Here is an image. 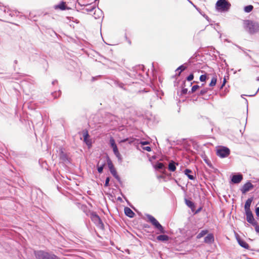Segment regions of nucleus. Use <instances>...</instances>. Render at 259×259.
<instances>
[{
    "mask_svg": "<svg viewBox=\"0 0 259 259\" xmlns=\"http://www.w3.org/2000/svg\"><path fill=\"white\" fill-rule=\"evenodd\" d=\"M200 211H192V215H195L196 214H197Z\"/></svg>",
    "mask_w": 259,
    "mask_h": 259,
    "instance_id": "40",
    "label": "nucleus"
},
{
    "mask_svg": "<svg viewBox=\"0 0 259 259\" xmlns=\"http://www.w3.org/2000/svg\"><path fill=\"white\" fill-rule=\"evenodd\" d=\"M103 170V166H101L98 167V171L99 173L102 172Z\"/></svg>",
    "mask_w": 259,
    "mask_h": 259,
    "instance_id": "32",
    "label": "nucleus"
},
{
    "mask_svg": "<svg viewBox=\"0 0 259 259\" xmlns=\"http://www.w3.org/2000/svg\"><path fill=\"white\" fill-rule=\"evenodd\" d=\"M255 212L256 215L257 217V219L259 218V211H254Z\"/></svg>",
    "mask_w": 259,
    "mask_h": 259,
    "instance_id": "39",
    "label": "nucleus"
},
{
    "mask_svg": "<svg viewBox=\"0 0 259 259\" xmlns=\"http://www.w3.org/2000/svg\"><path fill=\"white\" fill-rule=\"evenodd\" d=\"M194 78V76H193V74H191L190 75H189L187 79L188 81H191L192 80H193Z\"/></svg>",
    "mask_w": 259,
    "mask_h": 259,
    "instance_id": "31",
    "label": "nucleus"
},
{
    "mask_svg": "<svg viewBox=\"0 0 259 259\" xmlns=\"http://www.w3.org/2000/svg\"><path fill=\"white\" fill-rule=\"evenodd\" d=\"M110 145H111L112 148L114 146L116 145L115 144V141H114V140L113 139V138H110Z\"/></svg>",
    "mask_w": 259,
    "mask_h": 259,
    "instance_id": "25",
    "label": "nucleus"
},
{
    "mask_svg": "<svg viewBox=\"0 0 259 259\" xmlns=\"http://www.w3.org/2000/svg\"><path fill=\"white\" fill-rule=\"evenodd\" d=\"M145 232H146L147 233H149V239L151 240H153L154 241H156V236L155 234L152 233V232L148 230H145Z\"/></svg>",
    "mask_w": 259,
    "mask_h": 259,
    "instance_id": "14",
    "label": "nucleus"
},
{
    "mask_svg": "<svg viewBox=\"0 0 259 259\" xmlns=\"http://www.w3.org/2000/svg\"><path fill=\"white\" fill-rule=\"evenodd\" d=\"M256 251H257V252H259V249H257V250H256Z\"/></svg>",
    "mask_w": 259,
    "mask_h": 259,
    "instance_id": "48",
    "label": "nucleus"
},
{
    "mask_svg": "<svg viewBox=\"0 0 259 259\" xmlns=\"http://www.w3.org/2000/svg\"><path fill=\"white\" fill-rule=\"evenodd\" d=\"M186 205L189 206L191 209L194 208V203L190 200L186 199L185 200Z\"/></svg>",
    "mask_w": 259,
    "mask_h": 259,
    "instance_id": "21",
    "label": "nucleus"
},
{
    "mask_svg": "<svg viewBox=\"0 0 259 259\" xmlns=\"http://www.w3.org/2000/svg\"><path fill=\"white\" fill-rule=\"evenodd\" d=\"M83 138H84V142L86 143V144L90 147L92 145L91 140L89 138V135L87 131H84L83 133Z\"/></svg>",
    "mask_w": 259,
    "mask_h": 259,
    "instance_id": "12",
    "label": "nucleus"
},
{
    "mask_svg": "<svg viewBox=\"0 0 259 259\" xmlns=\"http://www.w3.org/2000/svg\"><path fill=\"white\" fill-rule=\"evenodd\" d=\"M206 79V76L205 75H202L200 77V80L201 81H204Z\"/></svg>",
    "mask_w": 259,
    "mask_h": 259,
    "instance_id": "29",
    "label": "nucleus"
},
{
    "mask_svg": "<svg viewBox=\"0 0 259 259\" xmlns=\"http://www.w3.org/2000/svg\"><path fill=\"white\" fill-rule=\"evenodd\" d=\"M207 233V230H202L200 231L199 233H198L196 236L197 239H200L202 237H203L204 235L206 234Z\"/></svg>",
    "mask_w": 259,
    "mask_h": 259,
    "instance_id": "17",
    "label": "nucleus"
},
{
    "mask_svg": "<svg viewBox=\"0 0 259 259\" xmlns=\"http://www.w3.org/2000/svg\"><path fill=\"white\" fill-rule=\"evenodd\" d=\"M146 216L148 221L151 223L154 228L157 230L156 234L166 233L165 228L162 226L153 215L149 214H146Z\"/></svg>",
    "mask_w": 259,
    "mask_h": 259,
    "instance_id": "3",
    "label": "nucleus"
},
{
    "mask_svg": "<svg viewBox=\"0 0 259 259\" xmlns=\"http://www.w3.org/2000/svg\"><path fill=\"white\" fill-rule=\"evenodd\" d=\"M124 212L125 215L130 218H133L136 215L135 211H124Z\"/></svg>",
    "mask_w": 259,
    "mask_h": 259,
    "instance_id": "20",
    "label": "nucleus"
},
{
    "mask_svg": "<svg viewBox=\"0 0 259 259\" xmlns=\"http://www.w3.org/2000/svg\"><path fill=\"white\" fill-rule=\"evenodd\" d=\"M116 212H117L119 215H120V213H122V211H116Z\"/></svg>",
    "mask_w": 259,
    "mask_h": 259,
    "instance_id": "42",
    "label": "nucleus"
},
{
    "mask_svg": "<svg viewBox=\"0 0 259 259\" xmlns=\"http://www.w3.org/2000/svg\"><path fill=\"white\" fill-rule=\"evenodd\" d=\"M252 199L251 198H249L247 200V201L245 202V206H244L245 210H249L250 206L251 203L252 202Z\"/></svg>",
    "mask_w": 259,
    "mask_h": 259,
    "instance_id": "15",
    "label": "nucleus"
},
{
    "mask_svg": "<svg viewBox=\"0 0 259 259\" xmlns=\"http://www.w3.org/2000/svg\"><path fill=\"white\" fill-rule=\"evenodd\" d=\"M230 154V150L225 147H220L217 149V154L220 157L224 158L228 156Z\"/></svg>",
    "mask_w": 259,
    "mask_h": 259,
    "instance_id": "8",
    "label": "nucleus"
},
{
    "mask_svg": "<svg viewBox=\"0 0 259 259\" xmlns=\"http://www.w3.org/2000/svg\"><path fill=\"white\" fill-rule=\"evenodd\" d=\"M112 149H113V152H114V153L115 154V155L117 157H118V159H121V156H120V154L118 151V148H117V146H114L113 147H112Z\"/></svg>",
    "mask_w": 259,
    "mask_h": 259,
    "instance_id": "18",
    "label": "nucleus"
},
{
    "mask_svg": "<svg viewBox=\"0 0 259 259\" xmlns=\"http://www.w3.org/2000/svg\"><path fill=\"white\" fill-rule=\"evenodd\" d=\"M103 212H104V214H107V212H106L105 211H103Z\"/></svg>",
    "mask_w": 259,
    "mask_h": 259,
    "instance_id": "44",
    "label": "nucleus"
},
{
    "mask_svg": "<svg viewBox=\"0 0 259 259\" xmlns=\"http://www.w3.org/2000/svg\"><path fill=\"white\" fill-rule=\"evenodd\" d=\"M111 215H112L111 213V211H108Z\"/></svg>",
    "mask_w": 259,
    "mask_h": 259,
    "instance_id": "46",
    "label": "nucleus"
},
{
    "mask_svg": "<svg viewBox=\"0 0 259 259\" xmlns=\"http://www.w3.org/2000/svg\"><path fill=\"white\" fill-rule=\"evenodd\" d=\"M33 253L36 259H61L52 251L37 250H34Z\"/></svg>",
    "mask_w": 259,
    "mask_h": 259,
    "instance_id": "2",
    "label": "nucleus"
},
{
    "mask_svg": "<svg viewBox=\"0 0 259 259\" xmlns=\"http://www.w3.org/2000/svg\"><path fill=\"white\" fill-rule=\"evenodd\" d=\"M217 77L215 76H214L211 79V82L209 83V86L213 87L214 86L217 82Z\"/></svg>",
    "mask_w": 259,
    "mask_h": 259,
    "instance_id": "24",
    "label": "nucleus"
},
{
    "mask_svg": "<svg viewBox=\"0 0 259 259\" xmlns=\"http://www.w3.org/2000/svg\"><path fill=\"white\" fill-rule=\"evenodd\" d=\"M124 210L127 211V210H131V209L130 208H128V207H125Z\"/></svg>",
    "mask_w": 259,
    "mask_h": 259,
    "instance_id": "41",
    "label": "nucleus"
},
{
    "mask_svg": "<svg viewBox=\"0 0 259 259\" xmlns=\"http://www.w3.org/2000/svg\"><path fill=\"white\" fill-rule=\"evenodd\" d=\"M164 167V165L162 163H158L156 165V168L157 169H162Z\"/></svg>",
    "mask_w": 259,
    "mask_h": 259,
    "instance_id": "28",
    "label": "nucleus"
},
{
    "mask_svg": "<svg viewBox=\"0 0 259 259\" xmlns=\"http://www.w3.org/2000/svg\"><path fill=\"white\" fill-rule=\"evenodd\" d=\"M111 173L112 174V175L117 179H119V177L117 175V172L116 171V169H115V168H112L110 170Z\"/></svg>",
    "mask_w": 259,
    "mask_h": 259,
    "instance_id": "23",
    "label": "nucleus"
},
{
    "mask_svg": "<svg viewBox=\"0 0 259 259\" xmlns=\"http://www.w3.org/2000/svg\"><path fill=\"white\" fill-rule=\"evenodd\" d=\"M255 210L258 211L259 210V207H257L255 209Z\"/></svg>",
    "mask_w": 259,
    "mask_h": 259,
    "instance_id": "43",
    "label": "nucleus"
},
{
    "mask_svg": "<svg viewBox=\"0 0 259 259\" xmlns=\"http://www.w3.org/2000/svg\"><path fill=\"white\" fill-rule=\"evenodd\" d=\"M222 212H223V215H225V213H224V212H225V211H222Z\"/></svg>",
    "mask_w": 259,
    "mask_h": 259,
    "instance_id": "49",
    "label": "nucleus"
},
{
    "mask_svg": "<svg viewBox=\"0 0 259 259\" xmlns=\"http://www.w3.org/2000/svg\"><path fill=\"white\" fill-rule=\"evenodd\" d=\"M232 211H230L229 214L230 215L232 213Z\"/></svg>",
    "mask_w": 259,
    "mask_h": 259,
    "instance_id": "47",
    "label": "nucleus"
},
{
    "mask_svg": "<svg viewBox=\"0 0 259 259\" xmlns=\"http://www.w3.org/2000/svg\"><path fill=\"white\" fill-rule=\"evenodd\" d=\"M138 213V215L139 216V217H142V213L141 212V211H136Z\"/></svg>",
    "mask_w": 259,
    "mask_h": 259,
    "instance_id": "38",
    "label": "nucleus"
},
{
    "mask_svg": "<svg viewBox=\"0 0 259 259\" xmlns=\"http://www.w3.org/2000/svg\"><path fill=\"white\" fill-rule=\"evenodd\" d=\"M126 141V139L124 140H123V141H121V142H125Z\"/></svg>",
    "mask_w": 259,
    "mask_h": 259,
    "instance_id": "45",
    "label": "nucleus"
},
{
    "mask_svg": "<svg viewBox=\"0 0 259 259\" xmlns=\"http://www.w3.org/2000/svg\"><path fill=\"white\" fill-rule=\"evenodd\" d=\"M246 29L250 32L253 33L259 30V24L249 20L245 21Z\"/></svg>",
    "mask_w": 259,
    "mask_h": 259,
    "instance_id": "4",
    "label": "nucleus"
},
{
    "mask_svg": "<svg viewBox=\"0 0 259 259\" xmlns=\"http://www.w3.org/2000/svg\"><path fill=\"white\" fill-rule=\"evenodd\" d=\"M175 163L173 161L170 162L168 165V169L170 171H174L176 170Z\"/></svg>",
    "mask_w": 259,
    "mask_h": 259,
    "instance_id": "19",
    "label": "nucleus"
},
{
    "mask_svg": "<svg viewBox=\"0 0 259 259\" xmlns=\"http://www.w3.org/2000/svg\"><path fill=\"white\" fill-rule=\"evenodd\" d=\"M141 144L142 145H145L148 144H149V142H146V141H145V142H141Z\"/></svg>",
    "mask_w": 259,
    "mask_h": 259,
    "instance_id": "37",
    "label": "nucleus"
},
{
    "mask_svg": "<svg viewBox=\"0 0 259 259\" xmlns=\"http://www.w3.org/2000/svg\"><path fill=\"white\" fill-rule=\"evenodd\" d=\"M143 149L147 151H151V148L150 147H145L144 148H143Z\"/></svg>",
    "mask_w": 259,
    "mask_h": 259,
    "instance_id": "36",
    "label": "nucleus"
},
{
    "mask_svg": "<svg viewBox=\"0 0 259 259\" xmlns=\"http://www.w3.org/2000/svg\"><path fill=\"white\" fill-rule=\"evenodd\" d=\"M243 179V177L241 175H234L232 178V181L235 184L240 183Z\"/></svg>",
    "mask_w": 259,
    "mask_h": 259,
    "instance_id": "13",
    "label": "nucleus"
},
{
    "mask_svg": "<svg viewBox=\"0 0 259 259\" xmlns=\"http://www.w3.org/2000/svg\"><path fill=\"white\" fill-rule=\"evenodd\" d=\"M142 228L145 230L151 228V226L148 224H144L142 225Z\"/></svg>",
    "mask_w": 259,
    "mask_h": 259,
    "instance_id": "27",
    "label": "nucleus"
},
{
    "mask_svg": "<svg viewBox=\"0 0 259 259\" xmlns=\"http://www.w3.org/2000/svg\"><path fill=\"white\" fill-rule=\"evenodd\" d=\"M235 235L238 244L241 247L247 250H255L254 249H250L249 245L243 239H242L238 234L235 233Z\"/></svg>",
    "mask_w": 259,
    "mask_h": 259,
    "instance_id": "7",
    "label": "nucleus"
},
{
    "mask_svg": "<svg viewBox=\"0 0 259 259\" xmlns=\"http://www.w3.org/2000/svg\"><path fill=\"white\" fill-rule=\"evenodd\" d=\"M253 9V6L252 5H248L244 7V11L246 13L250 12Z\"/></svg>",
    "mask_w": 259,
    "mask_h": 259,
    "instance_id": "22",
    "label": "nucleus"
},
{
    "mask_svg": "<svg viewBox=\"0 0 259 259\" xmlns=\"http://www.w3.org/2000/svg\"><path fill=\"white\" fill-rule=\"evenodd\" d=\"M231 5L227 0H219L216 4V7L218 10L226 11L229 9Z\"/></svg>",
    "mask_w": 259,
    "mask_h": 259,
    "instance_id": "5",
    "label": "nucleus"
},
{
    "mask_svg": "<svg viewBox=\"0 0 259 259\" xmlns=\"http://www.w3.org/2000/svg\"><path fill=\"white\" fill-rule=\"evenodd\" d=\"M186 69V67H184V66L182 65L180 67H179L178 68V70H179V69H181V71H182V70H184Z\"/></svg>",
    "mask_w": 259,
    "mask_h": 259,
    "instance_id": "35",
    "label": "nucleus"
},
{
    "mask_svg": "<svg viewBox=\"0 0 259 259\" xmlns=\"http://www.w3.org/2000/svg\"><path fill=\"white\" fill-rule=\"evenodd\" d=\"M84 212H85L87 216L90 218L92 221L94 223L98 229L102 231L105 230V225L103 222V221L102 220L100 217L96 213V211Z\"/></svg>",
    "mask_w": 259,
    "mask_h": 259,
    "instance_id": "1",
    "label": "nucleus"
},
{
    "mask_svg": "<svg viewBox=\"0 0 259 259\" xmlns=\"http://www.w3.org/2000/svg\"><path fill=\"white\" fill-rule=\"evenodd\" d=\"M253 188V185H252V184L250 182H248L243 185V186L241 188V191L242 192V193L245 194L247 192L251 190Z\"/></svg>",
    "mask_w": 259,
    "mask_h": 259,
    "instance_id": "10",
    "label": "nucleus"
},
{
    "mask_svg": "<svg viewBox=\"0 0 259 259\" xmlns=\"http://www.w3.org/2000/svg\"><path fill=\"white\" fill-rule=\"evenodd\" d=\"M109 181H110L109 178H107L106 180V181H105V186H108Z\"/></svg>",
    "mask_w": 259,
    "mask_h": 259,
    "instance_id": "34",
    "label": "nucleus"
},
{
    "mask_svg": "<svg viewBox=\"0 0 259 259\" xmlns=\"http://www.w3.org/2000/svg\"><path fill=\"white\" fill-rule=\"evenodd\" d=\"M108 165L110 170L114 168L113 164L110 160H108Z\"/></svg>",
    "mask_w": 259,
    "mask_h": 259,
    "instance_id": "26",
    "label": "nucleus"
},
{
    "mask_svg": "<svg viewBox=\"0 0 259 259\" xmlns=\"http://www.w3.org/2000/svg\"><path fill=\"white\" fill-rule=\"evenodd\" d=\"M58 8H59L61 10H64L65 9V5L64 4H61L58 6Z\"/></svg>",
    "mask_w": 259,
    "mask_h": 259,
    "instance_id": "33",
    "label": "nucleus"
},
{
    "mask_svg": "<svg viewBox=\"0 0 259 259\" xmlns=\"http://www.w3.org/2000/svg\"><path fill=\"white\" fill-rule=\"evenodd\" d=\"M247 222L255 228L258 223L254 219L252 211H244Z\"/></svg>",
    "mask_w": 259,
    "mask_h": 259,
    "instance_id": "6",
    "label": "nucleus"
},
{
    "mask_svg": "<svg viewBox=\"0 0 259 259\" xmlns=\"http://www.w3.org/2000/svg\"><path fill=\"white\" fill-rule=\"evenodd\" d=\"M214 235L212 233L208 234L204 238V242L205 243L211 244L214 242Z\"/></svg>",
    "mask_w": 259,
    "mask_h": 259,
    "instance_id": "11",
    "label": "nucleus"
},
{
    "mask_svg": "<svg viewBox=\"0 0 259 259\" xmlns=\"http://www.w3.org/2000/svg\"><path fill=\"white\" fill-rule=\"evenodd\" d=\"M162 234L156 236V240L162 243H167L170 239V237L165 234V233H161Z\"/></svg>",
    "mask_w": 259,
    "mask_h": 259,
    "instance_id": "9",
    "label": "nucleus"
},
{
    "mask_svg": "<svg viewBox=\"0 0 259 259\" xmlns=\"http://www.w3.org/2000/svg\"><path fill=\"white\" fill-rule=\"evenodd\" d=\"M199 88V87L198 85H194L192 88V92H195Z\"/></svg>",
    "mask_w": 259,
    "mask_h": 259,
    "instance_id": "30",
    "label": "nucleus"
},
{
    "mask_svg": "<svg viewBox=\"0 0 259 259\" xmlns=\"http://www.w3.org/2000/svg\"><path fill=\"white\" fill-rule=\"evenodd\" d=\"M184 172L185 174L187 176L189 179L194 180L195 179V177L193 175H190V173H192V171L191 170L186 169L185 170Z\"/></svg>",
    "mask_w": 259,
    "mask_h": 259,
    "instance_id": "16",
    "label": "nucleus"
}]
</instances>
